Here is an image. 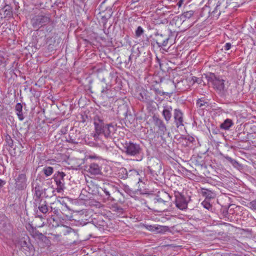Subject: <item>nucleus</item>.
<instances>
[{
	"label": "nucleus",
	"instance_id": "obj_43",
	"mask_svg": "<svg viewBox=\"0 0 256 256\" xmlns=\"http://www.w3.org/2000/svg\"><path fill=\"white\" fill-rule=\"evenodd\" d=\"M6 60L4 56L0 54V66H2V68H4L6 66Z\"/></svg>",
	"mask_w": 256,
	"mask_h": 256
},
{
	"label": "nucleus",
	"instance_id": "obj_15",
	"mask_svg": "<svg viewBox=\"0 0 256 256\" xmlns=\"http://www.w3.org/2000/svg\"><path fill=\"white\" fill-rule=\"evenodd\" d=\"M86 171L92 175L102 174V166L96 162H91L86 166Z\"/></svg>",
	"mask_w": 256,
	"mask_h": 256
},
{
	"label": "nucleus",
	"instance_id": "obj_31",
	"mask_svg": "<svg viewBox=\"0 0 256 256\" xmlns=\"http://www.w3.org/2000/svg\"><path fill=\"white\" fill-rule=\"evenodd\" d=\"M90 192H88L86 190L83 189L80 194V198L84 200H87L90 198Z\"/></svg>",
	"mask_w": 256,
	"mask_h": 256
},
{
	"label": "nucleus",
	"instance_id": "obj_7",
	"mask_svg": "<svg viewBox=\"0 0 256 256\" xmlns=\"http://www.w3.org/2000/svg\"><path fill=\"white\" fill-rule=\"evenodd\" d=\"M174 196L176 206L181 210L186 209L190 198L185 196L184 194L178 192H174Z\"/></svg>",
	"mask_w": 256,
	"mask_h": 256
},
{
	"label": "nucleus",
	"instance_id": "obj_22",
	"mask_svg": "<svg viewBox=\"0 0 256 256\" xmlns=\"http://www.w3.org/2000/svg\"><path fill=\"white\" fill-rule=\"evenodd\" d=\"M172 106H166L164 107V110L162 112V115L167 122H168L172 118Z\"/></svg>",
	"mask_w": 256,
	"mask_h": 256
},
{
	"label": "nucleus",
	"instance_id": "obj_60",
	"mask_svg": "<svg viewBox=\"0 0 256 256\" xmlns=\"http://www.w3.org/2000/svg\"><path fill=\"white\" fill-rule=\"evenodd\" d=\"M173 84H174V86L176 87V88H177L178 86V84H180V82H174V81L172 82Z\"/></svg>",
	"mask_w": 256,
	"mask_h": 256
},
{
	"label": "nucleus",
	"instance_id": "obj_63",
	"mask_svg": "<svg viewBox=\"0 0 256 256\" xmlns=\"http://www.w3.org/2000/svg\"><path fill=\"white\" fill-rule=\"evenodd\" d=\"M144 256H156L155 255L150 254V255H145Z\"/></svg>",
	"mask_w": 256,
	"mask_h": 256
},
{
	"label": "nucleus",
	"instance_id": "obj_38",
	"mask_svg": "<svg viewBox=\"0 0 256 256\" xmlns=\"http://www.w3.org/2000/svg\"><path fill=\"white\" fill-rule=\"evenodd\" d=\"M202 204L205 208L209 210H212V205L210 204L209 200H205L202 202Z\"/></svg>",
	"mask_w": 256,
	"mask_h": 256
},
{
	"label": "nucleus",
	"instance_id": "obj_57",
	"mask_svg": "<svg viewBox=\"0 0 256 256\" xmlns=\"http://www.w3.org/2000/svg\"><path fill=\"white\" fill-rule=\"evenodd\" d=\"M60 202V204L62 205V206H64V208H68V206L66 204V202H64V200H62V202Z\"/></svg>",
	"mask_w": 256,
	"mask_h": 256
},
{
	"label": "nucleus",
	"instance_id": "obj_11",
	"mask_svg": "<svg viewBox=\"0 0 256 256\" xmlns=\"http://www.w3.org/2000/svg\"><path fill=\"white\" fill-rule=\"evenodd\" d=\"M66 174L64 172H57L53 176V178L57 185V192H61L64 188V178Z\"/></svg>",
	"mask_w": 256,
	"mask_h": 256
},
{
	"label": "nucleus",
	"instance_id": "obj_19",
	"mask_svg": "<svg viewBox=\"0 0 256 256\" xmlns=\"http://www.w3.org/2000/svg\"><path fill=\"white\" fill-rule=\"evenodd\" d=\"M12 9L9 5H6L0 10V17L2 18H10L12 16Z\"/></svg>",
	"mask_w": 256,
	"mask_h": 256
},
{
	"label": "nucleus",
	"instance_id": "obj_13",
	"mask_svg": "<svg viewBox=\"0 0 256 256\" xmlns=\"http://www.w3.org/2000/svg\"><path fill=\"white\" fill-rule=\"evenodd\" d=\"M174 122L176 128L184 126V114L179 108H176L174 111Z\"/></svg>",
	"mask_w": 256,
	"mask_h": 256
},
{
	"label": "nucleus",
	"instance_id": "obj_34",
	"mask_svg": "<svg viewBox=\"0 0 256 256\" xmlns=\"http://www.w3.org/2000/svg\"><path fill=\"white\" fill-rule=\"evenodd\" d=\"M196 104L198 107L201 108L202 110L206 108V106H208V102H205L202 98H199Z\"/></svg>",
	"mask_w": 256,
	"mask_h": 256
},
{
	"label": "nucleus",
	"instance_id": "obj_58",
	"mask_svg": "<svg viewBox=\"0 0 256 256\" xmlns=\"http://www.w3.org/2000/svg\"><path fill=\"white\" fill-rule=\"evenodd\" d=\"M88 118V116H82V120H81V122H86V118Z\"/></svg>",
	"mask_w": 256,
	"mask_h": 256
},
{
	"label": "nucleus",
	"instance_id": "obj_8",
	"mask_svg": "<svg viewBox=\"0 0 256 256\" xmlns=\"http://www.w3.org/2000/svg\"><path fill=\"white\" fill-rule=\"evenodd\" d=\"M92 222V226L93 224L100 230H104L108 228V222L109 220L103 216H97L96 218H94Z\"/></svg>",
	"mask_w": 256,
	"mask_h": 256
},
{
	"label": "nucleus",
	"instance_id": "obj_40",
	"mask_svg": "<svg viewBox=\"0 0 256 256\" xmlns=\"http://www.w3.org/2000/svg\"><path fill=\"white\" fill-rule=\"evenodd\" d=\"M224 158L230 162L233 166H236L238 164V162L236 160L228 156H223Z\"/></svg>",
	"mask_w": 256,
	"mask_h": 256
},
{
	"label": "nucleus",
	"instance_id": "obj_2",
	"mask_svg": "<svg viewBox=\"0 0 256 256\" xmlns=\"http://www.w3.org/2000/svg\"><path fill=\"white\" fill-rule=\"evenodd\" d=\"M123 151L128 156H136L138 158L137 160H141L143 156L142 148L140 145L131 141H125L122 142Z\"/></svg>",
	"mask_w": 256,
	"mask_h": 256
},
{
	"label": "nucleus",
	"instance_id": "obj_16",
	"mask_svg": "<svg viewBox=\"0 0 256 256\" xmlns=\"http://www.w3.org/2000/svg\"><path fill=\"white\" fill-rule=\"evenodd\" d=\"M34 204L36 206H38V210L42 213L46 214L47 212H50V206H48L46 200L40 198L37 200V202H35Z\"/></svg>",
	"mask_w": 256,
	"mask_h": 256
},
{
	"label": "nucleus",
	"instance_id": "obj_50",
	"mask_svg": "<svg viewBox=\"0 0 256 256\" xmlns=\"http://www.w3.org/2000/svg\"><path fill=\"white\" fill-rule=\"evenodd\" d=\"M250 207L256 210V199L250 203Z\"/></svg>",
	"mask_w": 256,
	"mask_h": 256
},
{
	"label": "nucleus",
	"instance_id": "obj_49",
	"mask_svg": "<svg viewBox=\"0 0 256 256\" xmlns=\"http://www.w3.org/2000/svg\"><path fill=\"white\" fill-rule=\"evenodd\" d=\"M67 141L68 142L72 144H78V142L76 140V139L72 138V137L70 136H69V138L68 140H67Z\"/></svg>",
	"mask_w": 256,
	"mask_h": 256
},
{
	"label": "nucleus",
	"instance_id": "obj_62",
	"mask_svg": "<svg viewBox=\"0 0 256 256\" xmlns=\"http://www.w3.org/2000/svg\"><path fill=\"white\" fill-rule=\"evenodd\" d=\"M182 3V0H180L178 1V6H180Z\"/></svg>",
	"mask_w": 256,
	"mask_h": 256
},
{
	"label": "nucleus",
	"instance_id": "obj_33",
	"mask_svg": "<svg viewBox=\"0 0 256 256\" xmlns=\"http://www.w3.org/2000/svg\"><path fill=\"white\" fill-rule=\"evenodd\" d=\"M42 172L48 177L51 176L54 172V168L51 166H46L43 168Z\"/></svg>",
	"mask_w": 256,
	"mask_h": 256
},
{
	"label": "nucleus",
	"instance_id": "obj_4",
	"mask_svg": "<svg viewBox=\"0 0 256 256\" xmlns=\"http://www.w3.org/2000/svg\"><path fill=\"white\" fill-rule=\"evenodd\" d=\"M52 20L48 14L40 12L34 15L30 19V24L36 30L50 24Z\"/></svg>",
	"mask_w": 256,
	"mask_h": 256
},
{
	"label": "nucleus",
	"instance_id": "obj_18",
	"mask_svg": "<svg viewBox=\"0 0 256 256\" xmlns=\"http://www.w3.org/2000/svg\"><path fill=\"white\" fill-rule=\"evenodd\" d=\"M101 190H106L110 192V194H114L118 192V187L113 182H104L103 183L102 186L100 187Z\"/></svg>",
	"mask_w": 256,
	"mask_h": 256
},
{
	"label": "nucleus",
	"instance_id": "obj_12",
	"mask_svg": "<svg viewBox=\"0 0 256 256\" xmlns=\"http://www.w3.org/2000/svg\"><path fill=\"white\" fill-rule=\"evenodd\" d=\"M154 124L158 128V132L162 136L164 135L167 129L164 121L159 117L154 116H152Z\"/></svg>",
	"mask_w": 256,
	"mask_h": 256
},
{
	"label": "nucleus",
	"instance_id": "obj_24",
	"mask_svg": "<svg viewBox=\"0 0 256 256\" xmlns=\"http://www.w3.org/2000/svg\"><path fill=\"white\" fill-rule=\"evenodd\" d=\"M38 240L40 246L42 248H49L51 246L50 239L44 235L40 238Z\"/></svg>",
	"mask_w": 256,
	"mask_h": 256
},
{
	"label": "nucleus",
	"instance_id": "obj_32",
	"mask_svg": "<svg viewBox=\"0 0 256 256\" xmlns=\"http://www.w3.org/2000/svg\"><path fill=\"white\" fill-rule=\"evenodd\" d=\"M201 16L205 17L210 16V10L209 6H206L202 8Z\"/></svg>",
	"mask_w": 256,
	"mask_h": 256
},
{
	"label": "nucleus",
	"instance_id": "obj_21",
	"mask_svg": "<svg viewBox=\"0 0 256 256\" xmlns=\"http://www.w3.org/2000/svg\"><path fill=\"white\" fill-rule=\"evenodd\" d=\"M32 186L36 196L34 202H37V200L41 198L42 195L43 194V190L40 184L37 182L32 184Z\"/></svg>",
	"mask_w": 256,
	"mask_h": 256
},
{
	"label": "nucleus",
	"instance_id": "obj_42",
	"mask_svg": "<svg viewBox=\"0 0 256 256\" xmlns=\"http://www.w3.org/2000/svg\"><path fill=\"white\" fill-rule=\"evenodd\" d=\"M158 233H164L166 232H167L169 228L167 226H160L158 225Z\"/></svg>",
	"mask_w": 256,
	"mask_h": 256
},
{
	"label": "nucleus",
	"instance_id": "obj_36",
	"mask_svg": "<svg viewBox=\"0 0 256 256\" xmlns=\"http://www.w3.org/2000/svg\"><path fill=\"white\" fill-rule=\"evenodd\" d=\"M4 137L6 142V144L11 148H12L14 146V142L11 136L8 134H6V135H4Z\"/></svg>",
	"mask_w": 256,
	"mask_h": 256
},
{
	"label": "nucleus",
	"instance_id": "obj_41",
	"mask_svg": "<svg viewBox=\"0 0 256 256\" xmlns=\"http://www.w3.org/2000/svg\"><path fill=\"white\" fill-rule=\"evenodd\" d=\"M193 14L194 11L190 10L183 13L182 16L184 18H190L193 16Z\"/></svg>",
	"mask_w": 256,
	"mask_h": 256
},
{
	"label": "nucleus",
	"instance_id": "obj_53",
	"mask_svg": "<svg viewBox=\"0 0 256 256\" xmlns=\"http://www.w3.org/2000/svg\"><path fill=\"white\" fill-rule=\"evenodd\" d=\"M6 219V217L3 214L0 213V223L4 222Z\"/></svg>",
	"mask_w": 256,
	"mask_h": 256
},
{
	"label": "nucleus",
	"instance_id": "obj_51",
	"mask_svg": "<svg viewBox=\"0 0 256 256\" xmlns=\"http://www.w3.org/2000/svg\"><path fill=\"white\" fill-rule=\"evenodd\" d=\"M78 222L80 223V224L82 226H84L86 224L92 226V223H90V222L84 221L83 220H82L81 221L78 220Z\"/></svg>",
	"mask_w": 256,
	"mask_h": 256
},
{
	"label": "nucleus",
	"instance_id": "obj_64",
	"mask_svg": "<svg viewBox=\"0 0 256 256\" xmlns=\"http://www.w3.org/2000/svg\"><path fill=\"white\" fill-rule=\"evenodd\" d=\"M241 134H242L241 132L238 133L237 136L239 137Z\"/></svg>",
	"mask_w": 256,
	"mask_h": 256
},
{
	"label": "nucleus",
	"instance_id": "obj_39",
	"mask_svg": "<svg viewBox=\"0 0 256 256\" xmlns=\"http://www.w3.org/2000/svg\"><path fill=\"white\" fill-rule=\"evenodd\" d=\"M144 34V30L140 26H138L135 31V36L136 38L140 37L142 35Z\"/></svg>",
	"mask_w": 256,
	"mask_h": 256
},
{
	"label": "nucleus",
	"instance_id": "obj_14",
	"mask_svg": "<svg viewBox=\"0 0 256 256\" xmlns=\"http://www.w3.org/2000/svg\"><path fill=\"white\" fill-rule=\"evenodd\" d=\"M12 226L7 222V218L4 220V222L0 223V234L2 235L4 237L8 238L10 236L12 232Z\"/></svg>",
	"mask_w": 256,
	"mask_h": 256
},
{
	"label": "nucleus",
	"instance_id": "obj_6",
	"mask_svg": "<svg viewBox=\"0 0 256 256\" xmlns=\"http://www.w3.org/2000/svg\"><path fill=\"white\" fill-rule=\"evenodd\" d=\"M27 170L23 168L21 172L16 174L14 176L15 180V188L18 190H24L27 186Z\"/></svg>",
	"mask_w": 256,
	"mask_h": 256
},
{
	"label": "nucleus",
	"instance_id": "obj_52",
	"mask_svg": "<svg viewBox=\"0 0 256 256\" xmlns=\"http://www.w3.org/2000/svg\"><path fill=\"white\" fill-rule=\"evenodd\" d=\"M224 48L225 50H228L232 48V44L230 42L226 43Z\"/></svg>",
	"mask_w": 256,
	"mask_h": 256
},
{
	"label": "nucleus",
	"instance_id": "obj_3",
	"mask_svg": "<svg viewBox=\"0 0 256 256\" xmlns=\"http://www.w3.org/2000/svg\"><path fill=\"white\" fill-rule=\"evenodd\" d=\"M209 82H211L214 86V90L222 98L226 97L228 91L227 88L224 85V80L216 76L214 74L211 73L208 77Z\"/></svg>",
	"mask_w": 256,
	"mask_h": 256
},
{
	"label": "nucleus",
	"instance_id": "obj_46",
	"mask_svg": "<svg viewBox=\"0 0 256 256\" xmlns=\"http://www.w3.org/2000/svg\"><path fill=\"white\" fill-rule=\"evenodd\" d=\"M138 99L140 100L142 102H146L147 100V98L146 97L145 92L144 93L140 92L139 94Z\"/></svg>",
	"mask_w": 256,
	"mask_h": 256
},
{
	"label": "nucleus",
	"instance_id": "obj_28",
	"mask_svg": "<svg viewBox=\"0 0 256 256\" xmlns=\"http://www.w3.org/2000/svg\"><path fill=\"white\" fill-rule=\"evenodd\" d=\"M234 125V122L231 119L227 118L220 124V128L224 130H228Z\"/></svg>",
	"mask_w": 256,
	"mask_h": 256
},
{
	"label": "nucleus",
	"instance_id": "obj_27",
	"mask_svg": "<svg viewBox=\"0 0 256 256\" xmlns=\"http://www.w3.org/2000/svg\"><path fill=\"white\" fill-rule=\"evenodd\" d=\"M200 193L203 196L206 197V200H210L214 197V192L208 189L202 188Z\"/></svg>",
	"mask_w": 256,
	"mask_h": 256
},
{
	"label": "nucleus",
	"instance_id": "obj_45",
	"mask_svg": "<svg viewBox=\"0 0 256 256\" xmlns=\"http://www.w3.org/2000/svg\"><path fill=\"white\" fill-rule=\"evenodd\" d=\"M50 212H52L56 216H60V212H61L60 209L58 208H52V206L50 207Z\"/></svg>",
	"mask_w": 256,
	"mask_h": 256
},
{
	"label": "nucleus",
	"instance_id": "obj_29",
	"mask_svg": "<svg viewBox=\"0 0 256 256\" xmlns=\"http://www.w3.org/2000/svg\"><path fill=\"white\" fill-rule=\"evenodd\" d=\"M15 110L16 112V114L18 116V118L20 120H22L24 119V116L22 114V106L20 103L16 104Z\"/></svg>",
	"mask_w": 256,
	"mask_h": 256
},
{
	"label": "nucleus",
	"instance_id": "obj_59",
	"mask_svg": "<svg viewBox=\"0 0 256 256\" xmlns=\"http://www.w3.org/2000/svg\"><path fill=\"white\" fill-rule=\"evenodd\" d=\"M158 225H154V232H158Z\"/></svg>",
	"mask_w": 256,
	"mask_h": 256
},
{
	"label": "nucleus",
	"instance_id": "obj_54",
	"mask_svg": "<svg viewBox=\"0 0 256 256\" xmlns=\"http://www.w3.org/2000/svg\"><path fill=\"white\" fill-rule=\"evenodd\" d=\"M124 190L127 193H130L132 191L128 186L124 185Z\"/></svg>",
	"mask_w": 256,
	"mask_h": 256
},
{
	"label": "nucleus",
	"instance_id": "obj_20",
	"mask_svg": "<svg viewBox=\"0 0 256 256\" xmlns=\"http://www.w3.org/2000/svg\"><path fill=\"white\" fill-rule=\"evenodd\" d=\"M112 90L108 86L103 88L101 90L100 98L106 102L108 98H112Z\"/></svg>",
	"mask_w": 256,
	"mask_h": 256
},
{
	"label": "nucleus",
	"instance_id": "obj_30",
	"mask_svg": "<svg viewBox=\"0 0 256 256\" xmlns=\"http://www.w3.org/2000/svg\"><path fill=\"white\" fill-rule=\"evenodd\" d=\"M128 172L126 168H122L119 170L118 176L120 178L125 180L128 178Z\"/></svg>",
	"mask_w": 256,
	"mask_h": 256
},
{
	"label": "nucleus",
	"instance_id": "obj_10",
	"mask_svg": "<svg viewBox=\"0 0 256 256\" xmlns=\"http://www.w3.org/2000/svg\"><path fill=\"white\" fill-rule=\"evenodd\" d=\"M169 39V36L168 35L156 32L154 34L152 40L156 42L158 46L160 48L166 46Z\"/></svg>",
	"mask_w": 256,
	"mask_h": 256
},
{
	"label": "nucleus",
	"instance_id": "obj_44",
	"mask_svg": "<svg viewBox=\"0 0 256 256\" xmlns=\"http://www.w3.org/2000/svg\"><path fill=\"white\" fill-rule=\"evenodd\" d=\"M44 234L40 232L38 230H35L33 232L32 236L34 238H36L37 239H39L40 238L42 237Z\"/></svg>",
	"mask_w": 256,
	"mask_h": 256
},
{
	"label": "nucleus",
	"instance_id": "obj_37",
	"mask_svg": "<svg viewBox=\"0 0 256 256\" xmlns=\"http://www.w3.org/2000/svg\"><path fill=\"white\" fill-rule=\"evenodd\" d=\"M151 90H152L156 94H159V95H160L161 96H164V95L170 96V94H172V92H171L170 93L166 92H162L160 90L159 88H152Z\"/></svg>",
	"mask_w": 256,
	"mask_h": 256
},
{
	"label": "nucleus",
	"instance_id": "obj_9",
	"mask_svg": "<svg viewBox=\"0 0 256 256\" xmlns=\"http://www.w3.org/2000/svg\"><path fill=\"white\" fill-rule=\"evenodd\" d=\"M172 197L170 196V194L164 192H162L161 194H158L156 196V197L154 198V202L156 204L158 203L162 205V208H164V210H166L168 206V202L171 200Z\"/></svg>",
	"mask_w": 256,
	"mask_h": 256
},
{
	"label": "nucleus",
	"instance_id": "obj_47",
	"mask_svg": "<svg viewBox=\"0 0 256 256\" xmlns=\"http://www.w3.org/2000/svg\"><path fill=\"white\" fill-rule=\"evenodd\" d=\"M154 225H149L146 224L143 225L144 228L151 232H154Z\"/></svg>",
	"mask_w": 256,
	"mask_h": 256
},
{
	"label": "nucleus",
	"instance_id": "obj_1",
	"mask_svg": "<svg viewBox=\"0 0 256 256\" xmlns=\"http://www.w3.org/2000/svg\"><path fill=\"white\" fill-rule=\"evenodd\" d=\"M13 242L16 246L18 247L20 250L26 256H30L34 254V248L28 236L13 240Z\"/></svg>",
	"mask_w": 256,
	"mask_h": 256
},
{
	"label": "nucleus",
	"instance_id": "obj_56",
	"mask_svg": "<svg viewBox=\"0 0 256 256\" xmlns=\"http://www.w3.org/2000/svg\"><path fill=\"white\" fill-rule=\"evenodd\" d=\"M6 182L2 179H0V188H2L6 184Z\"/></svg>",
	"mask_w": 256,
	"mask_h": 256
},
{
	"label": "nucleus",
	"instance_id": "obj_35",
	"mask_svg": "<svg viewBox=\"0 0 256 256\" xmlns=\"http://www.w3.org/2000/svg\"><path fill=\"white\" fill-rule=\"evenodd\" d=\"M102 190L104 194V195H103V196L105 197L106 199L107 200H110V201H114L115 200L114 198L112 196L114 195V194H110V192L106 191V190Z\"/></svg>",
	"mask_w": 256,
	"mask_h": 256
},
{
	"label": "nucleus",
	"instance_id": "obj_23",
	"mask_svg": "<svg viewBox=\"0 0 256 256\" xmlns=\"http://www.w3.org/2000/svg\"><path fill=\"white\" fill-rule=\"evenodd\" d=\"M128 178L134 180L138 183L141 181L140 174L136 170L134 169L130 170L128 172Z\"/></svg>",
	"mask_w": 256,
	"mask_h": 256
},
{
	"label": "nucleus",
	"instance_id": "obj_25",
	"mask_svg": "<svg viewBox=\"0 0 256 256\" xmlns=\"http://www.w3.org/2000/svg\"><path fill=\"white\" fill-rule=\"evenodd\" d=\"M110 208L112 212L118 216L122 215L124 212V208L117 203L112 204L110 206Z\"/></svg>",
	"mask_w": 256,
	"mask_h": 256
},
{
	"label": "nucleus",
	"instance_id": "obj_61",
	"mask_svg": "<svg viewBox=\"0 0 256 256\" xmlns=\"http://www.w3.org/2000/svg\"><path fill=\"white\" fill-rule=\"evenodd\" d=\"M223 214H224V216L226 217V215L228 214V210H224L223 211Z\"/></svg>",
	"mask_w": 256,
	"mask_h": 256
},
{
	"label": "nucleus",
	"instance_id": "obj_48",
	"mask_svg": "<svg viewBox=\"0 0 256 256\" xmlns=\"http://www.w3.org/2000/svg\"><path fill=\"white\" fill-rule=\"evenodd\" d=\"M131 59H132V56H130L128 58V60H126V61H125V63H126L125 66L126 67L130 68L131 66V64H132Z\"/></svg>",
	"mask_w": 256,
	"mask_h": 256
},
{
	"label": "nucleus",
	"instance_id": "obj_17",
	"mask_svg": "<svg viewBox=\"0 0 256 256\" xmlns=\"http://www.w3.org/2000/svg\"><path fill=\"white\" fill-rule=\"evenodd\" d=\"M106 128L102 134L104 135L106 138H112L116 130V124H113L112 123L107 124Z\"/></svg>",
	"mask_w": 256,
	"mask_h": 256
},
{
	"label": "nucleus",
	"instance_id": "obj_55",
	"mask_svg": "<svg viewBox=\"0 0 256 256\" xmlns=\"http://www.w3.org/2000/svg\"><path fill=\"white\" fill-rule=\"evenodd\" d=\"M186 140H187L189 142H192L194 141V138L192 136H188L185 138Z\"/></svg>",
	"mask_w": 256,
	"mask_h": 256
},
{
	"label": "nucleus",
	"instance_id": "obj_26",
	"mask_svg": "<svg viewBox=\"0 0 256 256\" xmlns=\"http://www.w3.org/2000/svg\"><path fill=\"white\" fill-rule=\"evenodd\" d=\"M221 2H218L216 6L214 8V10L210 12V16L213 19H218L221 14L220 10Z\"/></svg>",
	"mask_w": 256,
	"mask_h": 256
},
{
	"label": "nucleus",
	"instance_id": "obj_5",
	"mask_svg": "<svg viewBox=\"0 0 256 256\" xmlns=\"http://www.w3.org/2000/svg\"><path fill=\"white\" fill-rule=\"evenodd\" d=\"M94 126L95 133L93 134V138L94 140L97 141L99 140L100 135L102 134L106 128L107 124L104 122V118L99 116H95L94 117Z\"/></svg>",
	"mask_w": 256,
	"mask_h": 256
}]
</instances>
